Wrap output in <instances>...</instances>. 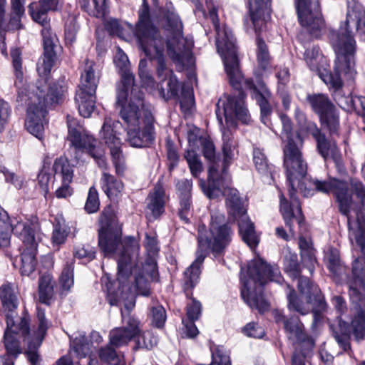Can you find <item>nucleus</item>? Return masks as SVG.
Listing matches in <instances>:
<instances>
[{"instance_id":"b1692460","label":"nucleus","mask_w":365,"mask_h":365,"mask_svg":"<svg viewBox=\"0 0 365 365\" xmlns=\"http://www.w3.org/2000/svg\"><path fill=\"white\" fill-rule=\"evenodd\" d=\"M53 170L56 177H60L62 181L61 185L55 192L58 198H66L73 193V189L69 184L73 177V170L66 157L61 156L56 158L53 165Z\"/></svg>"},{"instance_id":"052dcab7","label":"nucleus","mask_w":365,"mask_h":365,"mask_svg":"<svg viewBox=\"0 0 365 365\" xmlns=\"http://www.w3.org/2000/svg\"><path fill=\"white\" fill-rule=\"evenodd\" d=\"M243 332L250 337L262 338L264 334V329L255 323H249L243 328Z\"/></svg>"},{"instance_id":"6e6d98bb","label":"nucleus","mask_w":365,"mask_h":365,"mask_svg":"<svg viewBox=\"0 0 365 365\" xmlns=\"http://www.w3.org/2000/svg\"><path fill=\"white\" fill-rule=\"evenodd\" d=\"M201 314V304L199 301L192 298L190 302L187 304V316L190 320L198 319Z\"/></svg>"},{"instance_id":"a18cd8bd","label":"nucleus","mask_w":365,"mask_h":365,"mask_svg":"<svg viewBox=\"0 0 365 365\" xmlns=\"http://www.w3.org/2000/svg\"><path fill=\"white\" fill-rule=\"evenodd\" d=\"M110 155L115 173L119 176H123L126 170V165L120 148H112Z\"/></svg>"},{"instance_id":"c03bdc74","label":"nucleus","mask_w":365,"mask_h":365,"mask_svg":"<svg viewBox=\"0 0 365 365\" xmlns=\"http://www.w3.org/2000/svg\"><path fill=\"white\" fill-rule=\"evenodd\" d=\"M284 327L287 332L294 335L297 340L302 341L305 339L304 325L297 318L287 319L284 321Z\"/></svg>"},{"instance_id":"4be33fe9","label":"nucleus","mask_w":365,"mask_h":365,"mask_svg":"<svg viewBox=\"0 0 365 365\" xmlns=\"http://www.w3.org/2000/svg\"><path fill=\"white\" fill-rule=\"evenodd\" d=\"M114 63L121 76V81L117 87L118 102H121L126 98L130 88L135 86L134 76L130 71L129 60L127 55L119 48L115 56Z\"/></svg>"},{"instance_id":"9d476101","label":"nucleus","mask_w":365,"mask_h":365,"mask_svg":"<svg viewBox=\"0 0 365 365\" xmlns=\"http://www.w3.org/2000/svg\"><path fill=\"white\" fill-rule=\"evenodd\" d=\"M271 0H249V13L255 32L257 34L256 73L259 76H263L272 71V58L271 57L268 47L260 34L265 29L266 24L270 19Z\"/></svg>"},{"instance_id":"1a4fd4ad","label":"nucleus","mask_w":365,"mask_h":365,"mask_svg":"<svg viewBox=\"0 0 365 365\" xmlns=\"http://www.w3.org/2000/svg\"><path fill=\"white\" fill-rule=\"evenodd\" d=\"M240 279L242 283L241 296L245 302L252 309H256L264 313L269 308V304L257 289L262 287L269 281L281 284L284 279L277 266L267 264L261 258L251 260L245 269L241 268Z\"/></svg>"},{"instance_id":"ddd939ff","label":"nucleus","mask_w":365,"mask_h":365,"mask_svg":"<svg viewBox=\"0 0 365 365\" xmlns=\"http://www.w3.org/2000/svg\"><path fill=\"white\" fill-rule=\"evenodd\" d=\"M29 319L27 316L13 319L8 317L6 329L4 335V344L6 353L1 356L2 365H14V361L22 353L20 339L27 342L31 338Z\"/></svg>"},{"instance_id":"412c9836","label":"nucleus","mask_w":365,"mask_h":365,"mask_svg":"<svg viewBox=\"0 0 365 365\" xmlns=\"http://www.w3.org/2000/svg\"><path fill=\"white\" fill-rule=\"evenodd\" d=\"M307 129L308 133L316 140L317 150L320 155L325 160L332 159L339 165L341 163V156L335 140L328 139L314 123H309Z\"/></svg>"},{"instance_id":"aec40b11","label":"nucleus","mask_w":365,"mask_h":365,"mask_svg":"<svg viewBox=\"0 0 365 365\" xmlns=\"http://www.w3.org/2000/svg\"><path fill=\"white\" fill-rule=\"evenodd\" d=\"M153 118L151 113H147L143 123L137 126L126 128V140L132 147L143 148L150 145L155 139Z\"/></svg>"},{"instance_id":"423d86ee","label":"nucleus","mask_w":365,"mask_h":365,"mask_svg":"<svg viewBox=\"0 0 365 365\" xmlns=\"http://www.w3.org/2000/svg\"><path fill=\"white\" fill-rule=\"evenodd\" d=\"M236 143L232 140L229 132L224 133V163L221 178L215 166L209 170L207 185L201 184L204 193L210 199L226 197V206L230 216L237 220L239 232L242 240L250 247L255 248L259 243L254 224L247 215V209L237 190L232 187L231 178L227 171L234 159V150Z\"/></svg>"},{"instance_id":"4468645a","label":"nucleus","mask_w":365,"mask_h":365,"mask_svg":"<svg viewBox=\"0 0 365 365\" xmlns=\"http://www.w3.org/2000/svg\"><path fill=\"white\" fill-rule=\"evenodd\" d=\"M94 66L95 63L93 61L86 60L80 85L75 97L79 113L83 118L90 117L95 108L99 75L96 73Z\"/></svg>"},{"instance_id":"bf43d9fd","label":"nucleus","mask_w":365,"mask_h":365,"mask_svg":"<svg viewBox=\"0 0 365 365\" xmlns=\"http://www.w3.org/2000/svg\"><path fill=\"white\" fill-rule=\"evenodd\" d=\"M212 363L217 365H231L229 356L222 348L217 347L212 351Z\"/></svg>"},{"instance_id":"864d4df0","label":"nucleus","mask_w":365,"mask_h":365,"mask_svg":"<svg viewBox=\"0 0 365 365\" xmlns=\"http://www.w3.org/2000/svg\"><path fill=\"white\" fill-rule=\"evenodd\" d=\"M95 256L94 249L89 245L78 246L74 251V257L84 262H90L95 258Z\"/></svg>"},{"instance_id":"c756f323","label":"nucleus","mask_w":365,"mask_h":365,"mask_svg":"<svg viewBox=\"0 0 365 365\" xmlns=\"http://www.w3.org/2000/svg\"><path fill=\"white\" fill-rule=\"evenodd\" d=\"M165 192L160 184L155 185L153 191L149 194L148 209L155 218L159 217L165 211Z\"/></svg>"},{"instance_id":"2f4dec72","label":"nucleus","mask_w":365,"mask_h":365,"mask_svg":"<svg viewBox=\"0 0 365 365\" xmlns=\"http://www.w3.org/2000/svg\"><path fill=\"white\" fill-rule=\"evenodd\" d=\"M88 144L83 147V153H80L78 156H81V159L75 158L77 163L85 162L86 156L93 158L98 165L101 168H105L106 162L104 158L103 151L101 148L96 145L97 141L95 138H90L87 140Z\"/></svg>"},{"instance_id":"f03ea898","label":"nucleus","mask_w":365,"mask_h":365,"mask_svg":"<svg viewBox=\"0 0 365 365\" xmlns=\"http://www.w3.org/2000/svg\"><path fill=\"white\" fill-rule=\"evenodd\" d=\"M207 18L216 31L217 50L222 58L230 83L237 90L236 93L225 95L218 100L215 113L219 123L223 124V118L226 123L231 125H235L236 120L243 123H248L250 120L245 101V94L240 89L243 83L246 88L252 90V96L260 107L261 120L264 124H267L272 112L268 101L270 92L266 88H263L262 92L259 91L251 78L244 79L239 68L236 40L229 28L225 25H220L217 9L215 7L209 10Z\"/></svg>"},{"instance_id":"8fccbe9b","label":"nucleus","mask_w":365,"mask_h":365,"mask_svg":"<svg viewBox=\"0 0 365 365\" xmlns=\"http://www.w3.org/2000/svg\"><path fill=\"white\" fill-rule=\"evenodd\" d=\"M148 61L145 58H143L140 61L138 65V73L139 77L141 80L143 85L145 87L153 88L155 86V81L152 76L148 72Z\"/></svg>"},{"instance_id":"e433bc0d","label":"nucleus","mask_w":365,"mask_h":365,"mask_svg":"<svg viewBox=\"0 0 365 365\" xmlns=\"http://www.w3.org/2000/svg\"><path fill=\"white\" fill-rule=\"evenodd\" d=\"M299 246L301 250L302 262L304 264H306L309 272L312 274L314 270V264L316 263L314 250L302 237H299Z\"/></svg>"},{"instance_id":"49530a36","label":"nucleus","mask_w":365,"mask_h":365,"mask_svg":"<svg viewBox=\"0 0 365 365\" xmlns=\"http://www.w3.org/2000/svg\"><path fill=\"white\" fill-rule=\"evenodd\" d=\"M68 229L64 223V220H62L61 222L57 219L53 224V231L52 235L53 242L56 245H61L64 243L68 236Z\"/></svg>"},{"instance_id":"58836bf2","label":"nucleus","mask_w":365,"mask_h":365,"mask_svg":"<svg viewBox=\"0 0 365 365\" xmlns=\"http://www.w3.org/2000/svg\"><path fill=\"white\" fill-rule=\"evenodd\" d=\"M81 6L90 16L101 18L105 15V0H81Z\"/></svg>"},{"instance_id":"09e8293b","label":"nucleus","mask_w":365,"mask_h":365,"mask_svg":"<svg viewBox=\"0 0 365 365\" xmlns=\"http://www.w3.org/2000/svg\"><path fill=\"white\" fill-rule=\"evenodd\" d=\"M100 207L98 193L94 187H90L87 200L85 204V210L88 213L96 212Z\"/></svg>"},{"instance_id":"a211bd4d","label":"nucleus","mask_w":365,"mask_h":365,"mask_svg":"<svg viewBox=\"0 0 365 365\" xmlns=\"http://www.w3.org/2000/svg\"><path fill=\"white\" fill-rule=\"evenodd\" d=\"M130 91V96L128 103V97L121 102H118L117 98L116 102L117 105L120 106V115L126 125V128L143 123L147 113H151L148 109L145 108L143 93L141 90L137 86H133Z\"/></svg>"},{"instance_id":"473e14b6","label":"nucleus","mask_w":365,"mask_h":365,"mask_svg":"<svg viewBox=\"0 0 365 365\" xmlns=\"http://www.w3.org/2000/svg\"><path fill=\"white\" fill-rule=\"evenodd\" d=\"M225 132H229L232 135V140L235 143H237L236 140L234 139V136H233L232 132L228 129H225L222 131V140L223 141H224ZM200 143L202 146V153H203L205 158H206L210 163L209 168H210V167H212V166H215V169L218 172L219 179L221 178L223 166L222 167V168L220 170H219L218 165H217V162L215 161V148L214 143L212 141L207 140V139L200 140ZM236 145H237V144H236ZM223 146H224V144L222 145V147ZM236 148H237V146H235V148L234 150V155H235ZM222 153L224 154L223 152H222ZM224 163V160H222V163ZM209 170H210V169H208V171Z\"/></svg>"},{"instance_id":"9b49d317","label":"nucleus","mask_w":365,"mask_h":365,"mask_svg":"<svg viewBox=\"0 0 365 365\" xmlns=\"http://www.w3.org/2000/svg\"><path fill=\"white\" fill-rule=\"evenodd\" d=\"M31 227L26 224L19 223L14 227V235L22 242V252L19 259L13 262L14 267H18L23 276L31 277L37 266V247L42 240L40 222L38 217L31 220Z\"/></svg>"},{"instance_id":"a19ab883","label":"nucleus","mask_w":365,"mask_h":365,"mask_svg":"<svg viewBox=\"0 0 365 365\" xmlns=\"http://www.w3.org/2000/svg\"><path fill=\"white\" fill-rule=\"evenodd\" d=\"M59 283L63 291L68 292L73 286V259L66 262L59 278Z\"/></svg>"},{"instance_id":"c85d7f7f","label":"nucleus","mask_w":365,"mask_h":365,"mask_svg":"<svg viewBox=\"0 0 365 365\" xmlns=\"http://www.w3.org/2000/svg\"><path fill=\"white\" fill-rule=\"evenodd\" d=\"M70 347L71 353L73 352L78 358L82 359L88 356V365H90L91 361H97L96 359L91 358V354L93 351V346L92 343L87 339L85 334L81 333L76 334V336L71 340Z\"/></svg>"},{"instance_id":"20e7f679","label":"nucleus","mask_w":365,"mask_h":365,"mask_svg":"<svg viewBox=\"0 0 365 365\" xmlns=\"http://www.w3.org/2000/svg\"><path fill=\"white\" fill-rule=\"evenodd\" d=\"M101 227L98 233V246L104 255L108 257L113 255L119 245L122 250L118 258V282L119 284L116 292L113 291L111 287L106 284L108 289V300L109 295L118 296L119 299L123 292L125 293L130 290L135 298L136 294L148 297L150 294V287L148 280L144 275L145 267L151 269L150 276L155 274V264L143 263L139 259L140 246L138 241L132 237H126L121 241V231L113 214L109 210H104L100 217Z\"/></svg>"},{"instance_id":"f8f14e48","label":"nucleus","mask_w":365,"mask_h":365,"mask_svg":"<svg viewBox=\"0 0 365 365\" xmlns=\"http://www.w3.org/2000/svg\"><path fill=\"white\" fill-rule=\"evenodd\" d=\"M125 294L126 296L124 297L123 292L119 299L118 296L115 297L110 294L109 295L110 305H123V309H120L123 326L113 329L109 334L110 344L115 347L127 344L139 333V321L130 314L131 310L135 305L134 294L130 290H128Z\"/></svg>"},{"instance_id":"393cba45","label":"nucleus","mask_w":365,"mask_h":365,"mask_svg":"<svg viewBox=\"0 0 365 365\" xmlns=\"http://www.w3.org/2000/svg\"><path fill=\"white\" fill-rule=\"evenodd\" d=\"M67 125L68 130L67 138L73 147L74 158L81 159V156L78 155L83 153V147L88 144L87 140L94 138L84 133L78 121L69 115H67Z\"/></svg>"},{"instance_id":"39448f33","label":"nucleus","mask_w":365,"mask_h":365,"mask_svg":"<svg viewBox=\"0 0 365 365\" xmlns=\"http://www.w3.org/2000/svg\"><path fill=\"white\" fill-rule=\"evenodd\" d=\"M148 7L144 4L140 13V21L137 24L134 34L138 45L150 60L157 61V75L161 81H164L173 74L168 68L165 57V46L169 57L175 62L184 64L190 63L192 58V49L194 46L191 36H182V23L178 15L169 11L165 16V31L166 39L162 36L153 24L148 22Z\"/></svg>"},{"instance_id":"6ab92c4d","label":"nucleus","mask_w":365,"mask_h":365,"mask_svg":"<svg viewBox=\"0 0 365 365\" xmlns=\"http://www.w3.org/2000/svg\"><path fill=\"white\" fill-rule=\"evenodd\" d=\"M307 100L312 110L319 115L324 129L327 130L331 136L338 135L339 129V113L328 96L321 93L309 94L307 96Z\"/></svg>"},{"instance_id":"2eb2a0df","label":"nucleus","mask_w":365,"mask_h":365,"mask_svg":"<svg viewBox=\"0 0 365 365\" xmlns=\"http://www.w3.org/2000/svg\"><path fill=\"white\" fill-rule=\"evenodd\" d=\"M289 196L291 202H288L282 193L279 194V199L280 212L283 216L285 225L289 228V233H287L282 227H278L276 228V235L286 241L289 240L291 237H294L295 235V232L293 229V222H296L299 227H301L304 223V216L302 212L301 205L298 199L295 196V193L299 190L304 197H306L298 187L297 180L294 187H292L289 183ZM316 190L320 191V190L315 188L313 192ZM321 192H322V190H321ZM323 192H324L323 191ZM314 193H312V195ZM309 196H311V195H309ZM307 197H309V195Z\"/></svg>"},{"instance_id":"37998d69","label":"nucleus","mask_w":365,"mask_h":365,"mask_svg":"<svg viewBox=\"0 0 365 365\" xmlns=\"http://www.w3.org/2000/svg\"><path fill=\"white\" fill-rule=\"evenodd\" d=\"M284 270L292 278L297 279L300 277V266L298 263L297 255L289 253L284 259Z\"/></svg>"},{"instance_id":"3c124183","label":"nucleus","mask_w":365,"mask_h":365,"mask_svg":"<svg viewBox=\"0 0 365 365\" xmlns=\"http://www.w3.org/2000/svg\"><path fill=\"white\" fill-rule=\"evenodd\" d=\"M98 355L101 361L111 365H117L120 361L119 356L115 349L110 345L101 348L99 350Z\"/></svg>"},{"instance_id":"0eeeda50","label":"nucleus","mask_w":365,"mask_h":365,"mask_svg":"<svg viewBox=\"0 0 365 365\" xmlns=\"http://www.w3.org/2000/svg\"><path fill=\"white\" fill-rule=\"evenodd\" d=\"M356 24L351 16L349 15L344 27L342 26L339 32L331 31L328 34L329 42L336 55L334 73L326 72L320 74V78L329 88L334 90L332 95L335 102L340 108L347 111L354 110V108L358 107L355 96L351 93L346 95L341 88V76L351 79L356 75V42L351 30V26H354Z\"/></svg>"},{"instance_id":"f3484780","label":"nucleus","mask_w":365,"mask_h":365,"mask_svg":"<svg viewBox=\"0 0 365 365\" xmlns=\"http://www.w3.org/2000/svg\"><path fill=\"white\" fill-rule=\"evenodd\" d=\"M294 4L301 26L312 37H320L325 29V21L319 0H294Z\"/></svg>"},{"instance_id":"cd10ccee","label":"nucleus","mask_w":365,"mask_h":365,"mask_svg":"<svg viewBox=\"0 0 365 365\" xmlns=\"http://www.w3.org/2000/svg\"><path fill=\"white\" fill-rule=\"evenodd\" d=\"M327 267L337 283H341L347 276V268L341 262L339 252L336 248H330L326 254Z\"/></svg>"},{"instance_id":"c9c22d12","label":"nucleus","mask_w":365,"mask_h":365,"mask_svg":"<svg viewBox=\"0 0 365 365\" xmlns=\"http://www.w3.org/2000/svg\"><path fill=\"white\" fill-rule=\"evenodd\" d=\"M52 277L48 274H43L38 280V296L41 303L48 304L53 294Z\"/></svg>"},{"instance_id":"dca6fc26","label":"nucleus","mask_w":365,"mask_h":365,"mask_svg":"<svg viewBox=\"0 0 365 365\" xmlns=\"http://www.w3.org/2000/svg\"><path fill=\"white\" fill-rule=\"evenodd\" d=\"M288 289L289 287H288ZM298 289L302 297L306 298V302H303L297 296L294 289H289L287 294L288 309L301 315H306L310 311L309 304L314 301L317 302L319 308L324 310L326 307V302L321 296V291L317 284L312 283L307 277H300L298 280Z\"/></svg>"},{"instance_id":"4c0bfd02","label":"nucleus","mask_w":365,"mask_h":365,"mask_svg":"<svg viewBox=\"0 0 365 365\" xmlns=\"http://www.w3.org/2000/svg\"><path fill=\"white\" fill-rule=\"evenodd\" d=\"M189 169L194 178H197L203 171V165L200 157L193 149H187L184 153Z\"/></svg>"},{"instance_id":"a878e982","label":"nucleus","mask_w":365,"mask_h":365,"mask_svg":"<svg viewBox=\"0 0 365 365\" xmlns=\"http://www.w3.org/2000/svg\"><path fill=\"white\" fill-rule=\"evenodd\" d=\"M59 0H39L38 3L33 2L29 6V11L32 19L36 23H46L48 12L58 9Z\"/></svg>"},{"instance_id":"de8ad7c7","label":"nucleus","mask_w":365,"mask_h":365,"mask_svg":"<svg viewBox=\"0 0 365 365\" xmlns=\"http://www.w3.org/2000/svg\"><path fill=\"white\" fill-rule=\"evenodd\" d=\"M179 98L181 109L185 112L189 111L194 103L192 88L185 85L182 86Z\"/></svg>"},{"instance_id":"ea45409f","label":"nucleus","mask_w":365,"mask_h":365,"mask_svg":"<svg viewBox=\"0 0 365 365\" xmlns=\"http://www.w3.org/2000/svg\"><path fill=\"white\" fill-rule=\"evenodd\" d=\"M253 160L256 169L264 175H272V165L268 163L267 157L259 148H254Z\"/></svg>"},{"instance_id":"f704fd0d","label":"nucleus","mask_w":365,"mask_h":365,"mask_svg":"<svg viewBox=\"0 0 365 365\" xmlns=\"http://www.w3.org/2000/svg\"><path fill=\"white\" fill-rule=\"evenodd\" d=\"M101 182L103 191L110 200L116 197L123 190V184L120 180L105 172L103 173Z\"/></svg>"},{"instance_id":"f257e3e1","label":"nucleus","mask_w":365,"mask_h":365,"mask_svg":"<svg viewBox=\"0 0 365 365\" xmlns=\"http://www.w3.org/2000/svg\"><path fill=\"white\" fill-rule=\"evenodd\" d=\"M279 118L282 138L287 141L284 148V166L288 183L294 187L297 180L305 196L312 195L315 188L334 195L339 212L347 218L352 267H365V186L356 180L350 185L335 178L323 182L312 180L307 175V164L297 145L302 143L299 135L293 132L292 120L286 114L281 113Z\"/></svg>"},{"instance_id":"4d7b16f0","label":"nucleus","mask_w":365,"mask_h":365,"mask_svg":"<svg viewBox=\"0 0 365 365\" xmlns=\"http://www.w3.org/2000/svg\"><path fill=\"white\" fill-rule=\"evenodd\" d=\"M177 190L179 197H191V190L192 187V180L188 179H182L176 183Z\"/></svg>"},{"instance_id":"e2e57ef3","label":"nucleus","mask_w":365,"mask_h":365,"mask_svg":"<svg viewBox=\"0 0 365 365\" xmlns=\"http://www.w3.org/2000/svg\"><path fill=\"white\" fill-rule=\"evenodd\" d=\"M51 178L48 173L43 171H41L38 175L39 186L45 195L49 192V182Z\"/></svg>"},{"instance_id":"5fc2aeb1","label":"nucleus","mask_w":365,"mask_h":365,"mask_svg":"<svg viewBox=\"0 0 365 365\" xmlns=\"http://www.w3.org/2000/svg\"><path fill=\"white\" fill-rule=\"evenodd\" d=\"M191 197H180L179 217L185 223L189 222V216L191 215Z\"/></svg>"},{"instance_id":"338daca9","label":"nucleus","mask_w":365,"mask_h":365,"mask_svg":"<svg viewBox=\"0 0 365 365\" xmlns=\"http://www.w3.org/2000/svg\"><path fill=\"white\" fill-rule=\"evenodd\" d=\"M334 338L339 345L344 349V351H347L350 349L349 332L343 333L341 334L335 333Z\"/></svg>"},{"instance_id":"603ef678","label":"nucleus","mask_w":365,"mask_h":365,"mask_svg":"<svg viewBox=\"0 0 365 365\" xmlns=\"http://www.w3.org/2000/svg\"><path fill=\"white\" fill-rule=\"evenodd\" d=\"M150 316L152 318L153 324L156 327H162L165 324L166 319L165 310L163 306L157 304L152 307L150 310Z\"/></svg>"},{"instance_id":"6e6552de","label":"nucleus","mask_w":365,"mask_h":365,"mask_svg":"<svg viewBox=\"0 0 365 365\" xmlns=\"http://www.w3.org/2000/svg\"><path fill=\"white\" fill-rule=\"evenodd\" d=\"M233 235V230L226 222L224 214L220 212L211 214L208 230L204 225L199 226L196 258L183 273V289L187 297L192 294V289L199 282L201 266L209 252L215 257L223 255L230 246Z\"/></svg>"},{"instance_id":"bb28decb","label":"nucleus","mask_w":365,"mask_h":365,"mask_svg":"<svg viewBox=\"0 0 365 365\" xmlns=\"http://www.w3.org/2000/svg\"><path fill=\"white\" fill-rule=\"evenodd\" d=\"M119 121H113L110 118H106L100 131V136L111 150L112 148H120V138L118 128L120 127Z\"/></svg>"},{"instance_id":"7ed1b4c3","label":"nucleus","mask_w":365,"mask_h":365,"mask_svg":"<svg viewBox=\"0 0 365 365\" xmlns=\"http://www.w3.org/2000/svg\"><path fill=\"white\" fill-rule=\"evenodd\" d=\"M42 26L41 35L43 44V56L38 63L37 71L40 76L45 78L33 86L32 91H28L27 86L24 83L21 51L19 48L11 51L13 67L16 76L15 86L17 89V101L28 106L27 117L25 121L26 130L34 136L42 140L44 133V125L46 123V108L58 103L62 95V91L50 86L46 81L56 58L54 48L58 41L57 37L50 27L49 20L46 23H38Z\"/></svg>"},{"instance_id":"7c9ffc66","label":"nucleus","mask_w":365,"mask_h":365,"mask_svg":"<svg viewBox=\"0 0 365 365\" xmlns=\"http://www.w3.org/2000/svg\"><path fill=\"white\" fill-rule=\"evenodd\" d=\"M0 299L4 309L8 312L6 319L9 316L13 319L19 317L15 314L18 307V299L10 284H4L0 287Z\"/></svg>"},{"instance_id":"13d9d810","label":"nucleus","mask_w":365,"mask_h":365,"mask_svg":"<svg viewBox=\"0 0 365 365\" xmlns=\"http://www.w3.org/2000/svg\"><path fill=\"white\" fill-rule=\"evenodd\" d=\"M11 113V108L9 103L0 99V132L4 130L8 123Z\"/></svg>"},{"instance_id":"69168bd1","label":"nucleus","mask_w":365,"mask_h":365,"mask_svg":"<svg viewBox=\"0 0 365 365\" xmlns=\"http://www.w3.org/2000/svg\"><path fill=\"white\" fill-rule=\"evenodd\" d=\"M106 29L112 35L119 36L121 34V27L116 19H110L106 22Z\"/></svg>"},{"instance_id":"79ce46f5","label":"nucleus","mask_w":365,"mask_h":365,"mask_svg":"<svg viewBox=\"0 0 365 365\" xmlns=\"http://www.w3.org/2000/svg\"><path fill=\"white\" fill-rule=\"evenodd\" d=\"M135 341L136 344L135 347V349H145L149 350L157 344L158 338L150 331L140 333V330L139 329V333L135 336Z\"/></svg>"},{"instance_id":"5701e85b","label":"nucleus","mask_w":365,"mask_h":365,"mask_svg":"<svg viewBox=\"0 0 365 365\" xmlns=\"http://www.w3.org/2000/svg\"><path fill=\"white\" fill-rule=\"evenodd\" d=\"M37 319L38 322L37 329L28 341V350L26 351L28 360L32 365L38 364L39 355L36 350L41 346L51 325L50 322L46 319L44 309L41 307H37Z\"/></svg>"},{"instance_id":"72a5a7b5","label":"nucleus","mask_w":365,"mask_h":365,"mask_svg":"<svg viewBox=\"0 0 365 365\" xmlns=\"http://www.w3.org/2000/svg\"><path fill=\"white\" fill-rule=\"evenodd\" d=\"M304 58L309 68L312 71H318L319 76L322 73H326V72H329L325 69L323 71H321L320 66L324 63L325 58L319 46H313L311 48H307L304 54Z\"/></svg>"},{"instance_id":"0e129e2a","label":"nucleus","mask_w":365,"mask_h":365,"mask_svg":"<svg viewBox=\"0 0 365 365\" xmlns=\"http://www.w3.org/2000/svg\"><path fill=\"white\" fill-rule=\"evenodd\" d=\"M294 117L302 129L306 130L308 133L307 126L312 121H307L305 114L299 108H296L294 111Z\"/></svg>"},{"instance_id":"774afa93","label":"nucleus","mask_w":365,"mask_h":365,"mask_svg":"<svg viewBox=\"0 0 365 365\" xmlns=\"http://www.w3.org/2000/svg\"><path fill=\"white\" fill-rule=\"evenodd\" d=\"M145 247L150 254H154L158 252V242L155 236L145 235Z\"/></svg>"},{"instance_id":"680f3d73","label":"nucleus","mask_w":365,"mask_h":365,"mask_svg":"<svg viewBox=\"0 0 365 365\" xmlns=\"http://www.w3.org/2000/svg\"><path fill=\"white\" fill-rule=\"evenodd\" d=\"M179 88H180L179 82H178L176 76L173 74L172 76H170L168 78V88H167L168 94L170 97H177V96H178Z\"/></svg>"}]
</instances>
